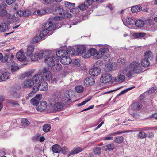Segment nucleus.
Here are the masks:
<instances>
[{
    "label": "nucleus",
    "mask_w": 157,
    "mask_h": 157,
    "mask_svg": "<svg viewBox=\"0 0 157 157\" xmlns=\"http://www.w3.org/2000/svg\"><path fill=\"white\" fill-rule=\"evenodd\" d=\"M10 73L8 72H6L3 73L0 77V80L2 81H5L10 79Z\"/></svg>",
    "instance_id": "nucleus-26"
},
{
    "label": "nucleus",
    "mask_w": 157,
    "mask_h": 157,
    "mask_svg": "<svg viewBox=\"0 0 157 157\" xmlns=\"http://www.w3.org/2000/svg\"><path fill=\"white\" fill-rule=\"evenodd\" d=\"M83 150L81 148H76L72 150L69 156L73 154H75L81 152Z\"/></svg>",
    "instance_id": "nucleus-36"
},
{
    "label": "nucleus",
    "mask_w": 157,
    "mask_h": 157,
    "mask_svg": "<svg viewBox=\"0 0 157 157\" xmlns=\"http://www.w3.org/2000/svg\"><path fill=\"white\" fill-rule=\"evenodd\" d=\"M84 90L83 87L81 85H78L75 88V91L77 93H82Z\"/></svg>",
    "instance_id": "nucleus-35"
},
{
    "label": "nucleus",
    "mask_w": 157,
    "mask_h": 157,
    "mask_svg": "<svg viewBox=\"0 0 157 157\" xmlns=\"http://www.w3.org/2000/svg\"><path fill=\"white\" fill-rule=\"evenodd\" d=\"M124 140V138L122 136L116 137L114 141V142L120 144Z\"/></svg>",
    "instance_id": "nucleus-43"
},
{
    "label": "nucleus",
    "mask_w": 157,
    "mask_h": 157,
    "mask_svg": "<svg viewBox=\"0 0 157 157\" xmlns=\"http://www.w3.org/2000/svg\"><path fill=\"white\" fill-rule=\"evenodd\" d=\"M115 64H116L114 63H113L112 64L110 63L109 64L108 67H110V68H109V70L111 71L115 70V66H114V65H115Z\"/></svg>",
    "instance_id": "nucleus-59"
},
{
    "label": "nucleus",
    "mask_w": 157,
    "mask_h": 157,
    "mask_svg": "<svg viewBox=\"0 0 157 157\" xmlns=\"http://www.w3.org/2000/svg\"><path fill=\"white\" fill-rule=\"evenodd\" d=\"M51 69L54 71H56L61 70L62 69V66L60 63H55L51 67Z\"/></svg>",
    "instance_id": "nucleus-28"
},
{
    "label": "nucleus",
    "mask_w": 157,
    "mask_h": 157,
    "mask_svg": "<svg viewBox=\"0 0 157 157\" xmlns=\"http://www.w3.org/2000/svg\"><path fill=\"white\" fill-rule=\"evenodd\" d=\"M70 56H68V55L61 58L60 62L66 65L70 64L71 62V60L70 58Z\"/></svg>",
    "instance_id": "nucleus-23"
},
{
    "label": "nucleus",
    "mask_w": 157,
    "mask_h": 157,
    "mask_svg": "<svg viewBox=\"0 0 157 157\" xmlns=\"http://www.w3.org/2000/svg\"><path fill=\"white\" fill-rule=\"evenodd\" d=\"M42 38V37L40 36V34L37 35L32 39V42L33 43L38 42L41 40Z\"/></svg>",
    "instance_id": "nucleus-41"
},
{
    "label": "nucleus",
    "mask_w": 157,
    "mask_h": 157,
    "mask_svg": "<svg viewBox=\"0 0 157 157\" xmlns=\"http://www.w3.org/2000/svg\"><path fill=\"white\" fill-rule=\"evenodd\" d=\"M75 49L71 47H68L67 50L61 48L56 52V55L59 58H62L68 55L69 56H72L75 54Z\"/></svg>",
    "instance_id": "nucleus-5"
},
{
    "label": "nucleus",
    "mask_w": 157,
    "mask_h": 157,
    "mask_svg": "<svg viewBox=\"0 0 157 157\" xmlns=\"http://www.w3.org/2000/svg\"><path fill=\"white\" fill-rule=\"evenodd\" d=\"M34 70H32L25 73V76L27 77H29L31 76L32 74L34 72Z\"/></svg>",
    "instance_id": "nucleus-53"
},
{
    "label": "nucleus",
    "mask_w": 157,
    "mask_h": 157,
    "mask_svg": "<svg viewBox=\"0 0 157 157\" xmlns=\"http://www.w3.org/2000/svg\"><path fill=\"white\" fill-rule=\"evenodd\" d=\"M21 124L23 126H28L29 124V121L26 119H23L21 121Z\"/></svg>",
    "instance_id": "nucleus-50"
},
{
    "label": "nucleus",
    "mask_w": 157,
    "mask_h": 157,
    "mask_svg": "<svg viewBox=\"0 0 157 157\" xmlns=\"http://www.w3.org/2000/svg\"><path fill=\"white\" fill-rule=\"evenodd\" d=\"M64 5L66 8L70 9L75 6L74 4L71 3L67 1L64 2Z\"/></svg>",
    "instance_id": "nucleus-40"
},
{
    "label": "nucleus",
    "mask_w": 157,
    "mask_h": 157,
    "mask_svg": "<svg viewBox=\"0 0 157 157\" xmlns=\"http://www.w3.org/2000/svg\"><path fill=\"white\" fill-rule=\"evenodd\" d=\"M46 12L47 11L45 10H40L35 11L33 14L37 16H40L45 14Z\"/></svg>",
    "instance_id": "nucleus-31"
},
{
    "label": "nucleus",
    "mask_w": 157,
    "mask_h": 157,
    "mask_svg": "<svg viewBox=\"0 0 157 157\" xmlns=\"http://www.w3.org/2000/svg\"><path fill=\"white\" fill-rule=\"evenodd\" d=\"M73 63L74 65H76L77 66H79L80 64L79 61L78 59H75L74 60L73 62Z\"/></svg>",
    "instance_id": "nucleus-61"
},
{
    "label": "nucleus",
    "mask_w": 157,
    "mask_h": 157,
    "mask_svg": "<svg viewBox=\"0 0 157 157\" xmlns=\"http://www.w3.org/2000/svg\"><path fill=\"white\" fill-rule=\"evenodd\" d=\"M76 51L78 53H76L75 51L74 53L75 54L74 55L78 56H82V57L85 58L84 55H86L87 51H86V48L82 45L78 46L77 49Z\"/></svg>",
    "instance_id": "nucleus-9"
},
{
    "label": "nucleus",
    "mask_w": 157,
    "mask_h": 157,
    "mask_svg": "<svg viewBox=\"0 0 157 157\" xmlns=\"http://www.w3.org/2000/svg\"><path fill=\"white\" fill-rule=\"evenodd\" d=\"M40 73L42 75V78L43 77L45 80L47 81L51 82V83H56L57 80L55 76H52L51 72L49 71L48 68H44L40 71Z\"/></svg>",
    "instance_id": "nucleus-4"
},
{
    "label": "nucleus",
    "mask_w": 157,
    "mask_h": 157,
    "mask_svg": "<svg viewBox=\"0 0 157 157\" xmlns=\"http://www.w3.org/2000/svg\"><path fill=\"white\" fill-rule=\"evenodd\" d=\"M51 128L50 125L49 124H44L43 127V131L45 132H48Z\"/></svg>",
    "instance_id": "nucleus-39"
},
{
    "label": "nucleus",
    "mask_w": 157,
    "mask_h": 157,
    "mask_svg": "<svg viewBox=\"0 0 157 157\" xmlns=\"http://www.w3.org/2000/svg\"><path fill=\"white\" fill-rule=\"evenodd\" d=\"M59 28L57 24L54 23L51 21H48L44 23L42 26V30L40 31V36L42 37H44L48 34L50 35L52 33V31Z\"/></svg>",
    "instance_id": "nucleus-2"
},
{
    "label": "nucleus",
    "mask_w": 157,
    "mask_h": 157,
    "mask_svg": "<svg viewBox=\"0 0 157 157\" xmlns=\"http://www.w3.org/2000/svg\"><path fill=\"white\" fill-rule=\"evenodd\" d=\"M42 95L41 94H38L35 97L31 99V103L32 105H37L40 102L39 101L41 100Z\"/></svg>",
    "instance_id": "nucleus-17"
},
{
    "label": "nucleus",
    "mask_w": 157,
    "mask_h": 157,
    "mask_svg": "<svg viewBox=\"0 0 157 157\" xmlns=\"http://www.w3.org/2000/svg\"><path fill=\"white\" fill-rule=\"evenodd\" d=\"M47 106V102L44 101H41L36 105V109L38 111H42L45 110Z\"/></svg>",
    "instance_id": "nucleus-11"
},
{
    "label": "nucleus",
    "mask_w": 157,
    "mask_h": 157,
    "mask_svg": "<svg viewBox=\"0 0 157 157\" xmlns=\"http://www.w3.org/2000/svg\"><path fill=\"white\" fill-rule=\"evenodd\" d=\"M54 14L57 15H60V16H55L51 18L52 20H62L63 18H67L71 17V14L65 13L64 12L63 8L60 6H57L53 11Z\"/></svg>",
    "instance_id": "nucleus-3"
},
{
    "label": "nucleus",
    "mask_w": 157,
    "mask_h": 157,
    "mask_svg": "<svg viewBox=\"0 0 157 157\" xmlns=\"http://www.w3.org/2000/svg\"><path fill=\"white\" fill-rule=\"evenodd\" d=\"M92 98L91 97H89L87 98L83 102H81L80 103L78 104L77 105L79 107L81 106H82L84 105L85 104H86V103L89 101Z\"/></svg>",
    "instance_id": "nucleus-46"
},
{
    "label": "nucleus",
    "mask_w": 157,
    "mask_h": 157,
    "mask_svg": "<svg viewBox=\"0 0 157 157\" xmlns=\"http://www.w3.org/2000/svg\"><path fill=\"white\" fill-rule=\"evenodd\" d=\"M141 8L140 6H133L131 9V11L132 13H136L140 11Z\"/></svg>",
    "instance_id": "nucleus-38"
},
{
    "label": "nucleus",
    "mask_w": 157,
    "mask_h": 157,
    "mask_svg": "<svg viewBox=\"0 0 157 157\" xmlns=\"http://www.w3.org/2000/svg\"><path fill=\"white\" fill-rule=\"evenodd\" d=\"M47 56L44 58H46L45 59V62L49 67H51L54 65V64L55 63V61L51 57H47Z\"/></svg>",
    "instance_id": "nucleus-25"
},
{
    "label": "nucleus",
    "mask_w": 157,
    "mask_h": 157,
    "mask_svg": "<svg viewBox=\"0 0 157 157\" xmlns=\"http://www.w3.org/2000/svg\"><path fill=\"white\" fill-rule=\"evenodd\" d=\"M112 78L111 75L109 74L106 73L103 74L100 78V81L103 83H107L110 82Z\"/></svg>",
    "instance_id": "nucleus-10"
},
{
    "label": "nucleus",
    "mask_w": 157,
    "mask_h": 157,
    "mask_svg": "<svg viewBox=\"0 0 157 157\" xmlns=\"http://www.w3.org/2000/svg\"><path fill=\"white\" fill-rule=\"evenodd\" d=\"M67 148H66V149H65V148H61V152L63 154H66L67 153Z\"/></svg>",
    "instance_id": "nucleus-64"
},
{
    "label": "nucleus",
    "mask_w": 157,
    "mask_h": 157,
    "mask_svg": "<svg viewBox=\"0 0 157 157\" xmlns=\"http://www.w3.org/2000/svg\"><path fill=\"white\" fill-rule=\"evenodd\" d=\"M34 46L33 45H29L27 46L26 54L27 56H30L33 53L34 50Z\"/></svg>",
    "instance_id": "nucleus-24"
},
{
    "label": "nucleus",
    "mask_w": 157,
    "mask_h": 157,
    "mask_svg": "<svg viewBox=\"0 0 157 157\" xmlns=\"http://www.w3.org/2000/svg\"><path fill=\"white\" fill-rule=\"evenodd\" d=\"M6 5L5 4H0V16L4 17L7 14V11L6 10H4L6 8Z\"/></svg>",
    "instance_id": "nucleus-19"
},
{
    "label": "nucleus",
    "mask_w": 157,
    "mask_h": 157,
    "mask_svg": "<svg viewBox=\"0 0 157 157\" xmlns=\"http://www.w3.org/2000/svg\"><path fill=\"white\" fill-rule=\"evenodd\" d=\"M100 55L96 49L93 48L89 49L87 52L86 55L84 56L85 58H88L92 56L94 59H97L100 58Z\"/></svg>",
    "instance_id": "nucleus-8"
},
{
    "label": "nucleus",
    "mask_w": 157,
    "mask_h": 157,
    "mask_svg": "<svg viewBox=\"0 0 157 157\" xmlns=\"http://www.w3.org/2000/svg\"><path fill=\"white\" fill-rule=\"evenodd\" d=\"M11 67V71L12 73H14L16 70L19 69V68L16 65H12Z\"/></svg>",
    "instance_id": "nucleus-54"
},
{
    "label": "nucleus",
    "mask_w": 157,
    "mask_h": 157,
    "mask_svg": "<svg viewBox=\"0 0 157 157\" xmlns=\"http://www.w3.org/2000/svg\"><path fill=\"white\" fill-rule=\"evenodd\" d=\"M136 26L138 27H141L143 26L144 25V21L141 20H137L135 21V23Z\"/></svg>",
    "instance_id": "nucleus-34"
},
{
    "label": "nucleus",
    "mask_w": 157,
    "mask_h": 157,
    "mask_svg": "<svg viewBox=\"0 0 157 157\" xmlns=\"http://www.w3.org/2000/svg\"><path fill=\"white\" fill-rule=\"evenodd\" d=\"M12 95L14 98H18L20 96V94L16 92L13 91L12 93Z\"/></svg>",
    "instance_id": "nucleus-51"
},
{
    "label": "nucleus",
    "mask_w": 157,
    "mask_h": 157,
    "mask_svg": "<svg viewBox=\"0 0 157 157\" xmlns=\"http://www.w3.org/2000/svg\"><path fill=\"white\" fill-rule=\"evenodd\" d=\"M70 97L69 95L67 93L65 94L64 96L62 99V102H63L65 105L67 104L70 101Z\"/></svg>",
    "instance_id": "nucleus-27"
},
{
    "label": "nucleus",
    "mask_w": 157,
    "mask_h": 157,
    "mask_svg": "<svg viewBox=\"0 0 157 157\" xmlns=\"http://www.w3.org/2000/svg\"><path fill=\"white\" fill-rule=\"evenodd\" d=\"M8 56L7 55H6L4 56L3 54L0 53V60H2V62L5 63L8 61Z\"/></svg>",
    "instance_id": "nucleus-37"
},
{
    "label": "nucleus",
    "mask_w": 157,
    "mask_h": 157,
    "mask_svg": "<svg viewBox=\"0 0 157 157\" xmlns=\"http://www.w3.org/2000/svg\"><path fill=\"white\" fill-rule=\"evenodd\" d=\"M138 137L140 139H144L146 137L147 135L144 132H140L138 135Z\"/></svg>",
    "instance_id": "nucleus-44"
},
{
    "label": "nucleus",
    "mask_w": 157,
    "mask_h": 157,
    "mask_svg": "<svg viewBox=\"0 0 157 157\" xmlns=\"http://www.w3.org/2000/svg\"><path fill=\"white\" fill-rule=\"evenodd\" d=\"M7 103L11 104L14 106H19V104L17 103V101L13 100H7Z\"/></svg>",
    "instance_id": "nucleus-48"
},
{
    "label": "nucleus",
    "mask_w": 157,
    "mask_h": 157,
    "mask_svg": "<svg viewBox=\"0 0 157 157\" xmlns=\"http://www.w3.org/2000/svg\"><path fill=\"white\" fill-rule=\"evenodd\" d=\"M78 8L82 11H84L87 9L88 6L85 3H82L78 6Z\"/></svg>",
    "instance_id": "nucleus-45"
},
{
    "label": "nucleus",
    "mask_w": 157,
    "mask_h": 157,
    "mask_svg": "<svg viewBox=\"0 0 157 157\" xmlns=\"http://www.w3.org/2000/svg\"><path fill=\"white\" fill-rule=\"evenodd\" d=\"M16 57L18 60L21 61H25L26 59L24 51L22 49L20 50L17 53Z\"/></svg>",
    "instance_id": "nucleus-12"
},
{
    "label": "nucleus",
    "mask_w": 157,
    "mask_h": 157,
    "mask_svg": "<svg viewBox=\"0 0 157 157\" xmlns=\"http://www.w3.org/2000/svg\"><path fill=\"white\" fill-rule=\"evenodd\" d=\"M63 104L61 101L58 102L53 106L54 110L56 111L62 110L63 109Z\"/></svg>",
    "instance_id": "nucleus-21"
},
{
    "label": "nucleus",
    "mask_w": 157,
    "mask_h": 157,
    "mask_svg": "<svg viewBox=\"0 0 157 157\" xmlns=\"http://www.w3.org/2000/svg\"><path fill=\"white\" fill-rule=\"evenodd\" d=\"M94 2L93 0H86V3L90 6Z\"/></svg>",
    "instance_id": "nucleus-63"
},
{
    "label": "nucleus",
    "mask_w": 157,
    "mask_h": 157,
    "mask_svg": "<svg viewBox=\"0 0 157 157\" xmlns=\"http://www.w3.org/2000/svg\"><path fill=\"white\" fill-rule=\"evenodd\" d=\"M142 108V105L140 103L136 102L133 103L131 106V108L133 110H138Z\"/></svg>",
    "instance_id": "nucleus-29"
},
{
    "label": "nucleus",
    "mask_w": 157,
    "mask_h": 157,
    "mask_svg": "<svg viewBox=\"0 0 157 157\" xmlns=\"http://www.w3.org/2000/svg\"><path fill=\"white\" fill-rule=\"evenodd\" d=\"M134 88V87H129L128 88H127L126 89L122 91H121L118 94L120 96L121 95L124 93H126L128 91L131 90L133 88Z\"/></svg>",
    "instance_id": "nucleus-55"
},
{
    "label": "nucleus",
    "mask_w": 157,
    "mask_h": 157,
    "mask_svg": "<svg viewBox=\"0 0 157 157\" xmlns=\"http://www.w3.org/2000/svg\"><path fill=\"white\" fill-rule=\"evenodd\" d=\"M70 11L71 13L75 14L78 13L79 12V11L78 8H73L70 9Z\"/></svg>",
    "instance_id": "nucleus-56"
},
{
    "label": "nucleus",
    "mask_w": 157,
    "mask_h": 157,
    "mask_svg": "<svg viewBox=\"0 0 157 157\" xmlns=\"http://www.w3.org/2000/svg\"><path fill=\"white\" fill-rule=\"evenodd\" d=\"M141 64L143 67H147L149 66L150 63L149 60L144 58L142 60Z\"/></svg>",
    "instance_id": "nucleus-32"
},
{
    "label": "nucleus",
    "mask_w": 157,
    "mask_h": 157,
    "mask_svg": "<svg viewBox=\"0 0 157 157\" xmlns=\"http://www.w3.org/2000/svg\"><path fill=\"white\" fill-rule=\"evenodd\" d=\"M157 90V88L156 87H152L150 88L147 91V93L149 94H151L154 92L155 91Z\"/></svg>",
    "instance_id": "nucleus-58"
},
{
    "label": "nucleus",
    "mask_w": 157,
    "mask_h": 157,
    "mask_svg": "<svg viewBox=\"0 0 157 157\" xmlns=\"http://www.w3.org/2000/svg\"><path fill=\"white\" fill-rule=\"evenodd\" d=\"M142 71L140 63L136 61L133 62L129 66L121 69L114 80L117 82L121 83L125 80V75L128 77H130Z\"/></svg>",
    "instance_id": "nucleus-1"
},
{
    "label": "nucleus",
    "mask_w": 157,
    "mask_h": 157,
    "mask_svg": "<svg viewBox=\"0 0 157 157\" xmlns=\"http://www.w3.org/2000/svg\"><path fill=\"white\" fill-rule=\"evenodd\" d=\"M33 85V82L31 79L25 80L22 84L23 86L25 88H30Z\"/></svg>",
    "instance_id": "nucleus-20"
},
{
    "label": "nucleus",
    "mask_w": 157,
    "mask_h": 157,
    "mask_svg": "<svg viewBox=\"0 0 157 157\" xmlns=\"http://www.w3.org/2000/svg\"><path fill=\"white\" fill-rule=\"evenodd\" d=\"M31 13L30 11L29 10H26L24 12L23 16L25 17H27L30 15Z\"/></svg>",
    "instance_id": "nucleus-60"
},
{
    "label": "nucleus",
    "mask_w": 157,
    "mask_h": 157,
    "mask_svg": "<svg viewBox=\"0 0 157 157\" xmlns=\"http://www.w3.org/2000/svg\"><path fill=\"white\" fill-rule=\"evenodd\" d=\"M8 29V25L5 23H3L0 24V31L5 32Z\"/></svg>",
    "instance_id": "nucleus-33"
},
{
    "label": "nucleus",
    "mask_w": 157,
    "mask_h": 157,
    "mask_svg": "<svg viewBox=\"0 0 157 157\" xmlns=\"http://www.w3.org/2000/svg\"><path fill=\"white\" fill-rule=\"evenodd\" d=\"M108 47L109 45L103 46L100 48L98 52L99 54H100V58L102 57L106 53L109 51Z\"/></svg>",
    "instance_id": "nucleus-16"
},
{
    "label": "nucleus",
    "mask_w": 157,
    "mask_h": 157,
    "mask_svg": "<svg viewBox=\"0 0 157 157\" xmlns=\"http://www.w3.org/2000/svg\"><path fill=\"white\" fill-rule=\"evenodd\" d=\"M48 86L47 83L45 82H42L38 85V87L34 86L33 88V90L28 94V96L30 97H32L33 94L35 93L38 90H40L45 91L48 90Z\"/></svg>",
    "instance_id": "nucleus-7"
},
{
    "label": "nucleus",
    "mask_w": 157,
    "mask_h": 157,
    "mask_svg": "<svg viewBox=\"0 0 157 157\" xmlns=\"http://www.w3.org/2000/svg\"><path fill=\"white\" fill-rule=\"evenodd\" d=\"M123 21L124 25L126 26H128V25H134L135 20L133 19L132 17H128L126 18L125 21L124 20H123Z\"/></svg>",
    "instance_id": "nucleus-18"
},
{
    "label": "nucleus",
    "mask_w": 157,
    "mask_h": 157,
    "mask_svg": "<svg viewBox=\"0 0 157 157\" xmlns=\"http://www.w3.org/2000/svg\"><path fill=\"white\" fill-rule=\"evenodd\" d=\"M61 148H52V151L54 153H59L61 152Z\"/></svg>",
    "instance_id": "nucleus-57"
},
{
    "label": "nucleus",
    "mask_w": 157,
    "mask_h": 157,
    "mask_svg": "<svg viewBox=\"0 0 157 157\" xmlns=\"http://www.w3.org/2000/svg\"><path fill=\"white\" fill-rule=\"evenodd\" d=\"M146 22L148 25H153V21L151 19H148L146 20Z\"/></svg>",
    "instance_id": "nucleus-62"
},
{
    "label": "nucleus",
    "mask_w": 157,
    "mask_h": 157,
    "mask_svg": "<svg viewBox=\"0 0 157 157\" xmlns=\"http://www.w3.org/2000/svg\"><path fill=\"white\" fill-rule=\"evenodd\" d=\"M48 101L51 105L54 106L55 104L59 102V97L56 95H53L49 98Z\"/></svg>",
    "instance_id": "nucleus-13"
},
{
    "label": "nucleus",
    "mask_w": 157,
    "mask_h": 157,
    "mask_svg": "<svg viewBox=\"0 0 157 157\" xmlns=\"http://www.w3.org/2000/svg\"><path fill=\"white\" fill-rule=\"evenodd\" d=\"M93 151L96 155H99L101 152V149L100 148H95L94 149Z\"/></svg>",
    "instance_id": "nucleus-52"
},
{
    "label": "nucleus",
    "mask_w": 157,
    "mask_h": 157,
    "mask_svg": "<svg viewBox=\"0 0 157 157\" xmlns=\"http://www.w3.org/2000/svg\"><path fill=\"white\" fill-rule=\"evenodd\" d=\"M51 53V51L49 50L42 51L39 52L31 55L30 59L33 61H37L40 59L48 56Z\"/></svg>",
    "instance_id": "nucleus-6"
},
{
    "label": "nucleus",
    "mask_w": 157,
    "mask_h": 157,
    "mask_svg": "<svg viewBox=\"0 0 157 157\" xmlns=\"http://www.w3.org/2000/svg\"><path fill=\"white\" fill-rule=\"evenodd\" d=\"M145 35V33H135L133 34V36L135 38H139L144 37Z\"/></svg>",
    "instance_id": "nucleus-42"
},
{
    "label": "nucleus",
    "mask_w": 157,
    "mask_h": 157,
    "mask_svg": "<svg viewBox=\"0 0 157 157\" xmlns=\"http://www.w3.org/2000/svg\"><path fill=\"white\" fill-rule=\"evenodd\" d=\"M117 62L120 65H125L126 63V60L124 58H121L118 59Z\"/></svg>",
    "instance_id": "nucleus-47"
},
{
    "label": "nucleus",
    "mask_w": 157,
    "mask_h": 157,
    "mask_svg": "<svg viewBox=\"0 0 157 157\" xmlns=\"http://www.w3.org/2000/svg\"><path fill=\"white\" fill-rule=\"evenodd\" d=\"M153 55L152 52L150 51H146L144 54V59H148L149 61L153 57Z\"/></svg>",
    "instance_id": "nucleus-30"
},
{
    "label": "nucleus",
    "mask_w": 157,
    "mask_h": 157,
    "mask_svg": "<svg viewBox=\"0 0 157 157\" xmlns=\"http://www.w3.org/2000/svg\"><path fill=\"white\" fill-rule=\"evenodd\" d=\"M42 75L40 73V74L35 75L32 78L31 80H33V84H38L42 81Z\"/></svg>",
    "instance_id": "nucleus-15"
},
{
    "label": "nucleus",
    "mask_w": 157,
    "mask_h": 157,
    "mask_svg": "<svg viewBox=\"0 0 157 157\" xmlns=\"http://www.w3.org/2000/svg\"><path fill=\"white\" fill-rule=\"evenodd\" d=\"M101 72V69L98 67H93L89 71L90 75L94 76H97L99 75Z\"/></svg>",
    "instance_id": "nucleus-14"
},
{
    "label": "nucleus",
    "mask_w": 157,
    "mask_h": 157,
    "mask_svg": "<svg viewBox=\"0 0 157 157\" xmlns=\"http://www.w3.org/2000/svg\"><path fill=\"white\" fill-rule=\"evenodd\" d=\"M84 84L86 86H89L94 84V79L92 77L87 78L84 81Z\"/></svg>",
    "instance_id": "nucleus-22"
},
{
    "label": "nucleus",
    "mask_w": 157,
    "mask_h": 157,
    "mask_svg": "<svg viewBox=\"0 0 157 157\" xmlns=\"http://www.w3.org/2000/svg\"><path fill=\"white\" fill-rule=\"evenodd\" d=\"M23 15L24 12L21 10H20L15 13L14 16L16 17H18L23 16Z\"/></svg>",
    "instance_id": "nucleus-49"
}]
</instances>
